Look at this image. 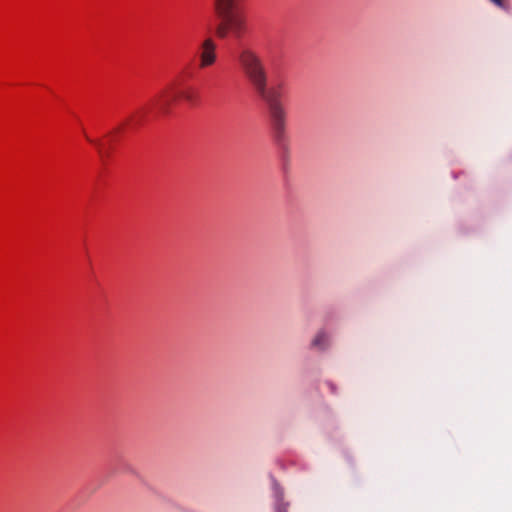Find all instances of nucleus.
Listing matches in <instances>:
<instances>
[{
	"mask_svg": "<svg viewBox=\"0 0 512 512\" xmlns=\"http://www.w3.org/2000/svg\"><path fill=\"white\" fill-rule=\"evenodd\" d=\"M243 75L257 95L266 102L274 138L281 144L285 140L286 112L280 101L281 93L268 89V74L260 55L250 47H242L236 56Z\"/></svg>",
	"mask_w": 512,
	"mask_h": 512,
	"instance_id": "nucleus-1",
	"label": "nucleus"
},
{
	"mask_svg": "<svg viewBox=\"0 0 512 512\" xmlns=\"http://www.w3.org/2000/svg\"><path fill=\"white\" fill-rule=\"evenodd\" d=\"M239 0H213V9L220 20L215 27V34L220 39L228 36L239 40L247 32V21L238 10Z\"/></svg>",
	"mask_w": 512,
	"mask_h": 512,
	"instance_id": "nucleus-2",
	"label": "nucleus"
},
{
	"mask_svg": "<svg viewBox=\"0 0 512 512\" xmlns=\"http://www.w3.org/2000/svg\"><path fill=\"white\" fill-rule=\"evenodd\" d=\"M179 100H184L190 104L196 102L197 97L192 87H181L179 84H171L161 90L153 101L159 113L167 114L171 106Z\"/></svg>",
	"mask_w": 512,
	"mask_h": 512,
	"instance_id": "nucleus-3",
	"label": "nucleus"
},
{
	"mask_svg": "<svg viewBox=\"0 0 512 512\" xmlns=\"http://www.w3.org/2000/svg\"><path fill=\"white\" fill-rule=\"evenodd\" d=\"M217 61V44L211 37H206L199 46V68L204 69Z\"/></svg>",
	"mask_w": 512,
	"mask_h": 512,
	"instance_id": "nucleus-4",
	"label": "nucleus"
},
{
	"mask_svg": "<svg viewBox=\"0 0 512 512\" xmlns=\"http://www.w3.org/2000/svg\"><path fill=\"white\" fill-rule=\"evenodd\" d=\"M145 114H146V110L143 109L141 111H138L134 114H132L130 117H128L123 123H121L120 125H118L110 134L109 136L111 137V140L114 139V134H117L119 133L120 131H122V129L126 126V125H129V124H133L135 126L137 125H140L142 120L144 119L145 117Z\"/></svg>",
	"mask_w": 512,
	"mask_h": 512,
	"instance_id": "nucleus-5",
	"label": "nucleus"
},
{
	"mask_svg": "<svg viewBox=\"0 0 512 512\" xmlns=\"http://www.w3.org/2000/svg\"><path fill=\"white\" fill-rule=\"evenodd\" d=\"M311 346L313 348H317L320 350L326 349L329 346L328 334L323 330L319 331L313 338V340L311 342Z\"/></svg>",
	"mask_w": 512,
	"mask_h": 512,
	"instance_id": "nucleus-6",
	"label": "nucleus"
},
{
	"mask_svg": "<svg viewBox=\"0 0 512 512\" xmlns=\"http://www.w3.org/2000/svg\"><path fill=\"white\" fill-rule=\"evenodd\" d=\"M87 140L93 144H95V146L97 147L98 151H99V154L101 156H104L105 155V151L103 149V144L100 142V141H95V140H92L90 139L89 137H87Z\"/></svg>",
	"mask_w": 512,
	"mask_h": 512,
	"instance_id": "nucleus-7",
	"label": "nucleus"
},
{
	"mask_svg": "<svg viewBox=\"0 0 512 512\" xmlns=\"http://www.w3.org/2000/svg\"><path fill=\"white\" fill-rule=\"evenodd\" d=\"M491 2H493L495 5H497L498 7H502L503 6V1L502 0H490Z\"/></svg>",
	"mask_w": 512,
	"mask_h": 512,
	"instance_id": "nucleus-8",
	"label": "nucleus"
}]
</instances>
